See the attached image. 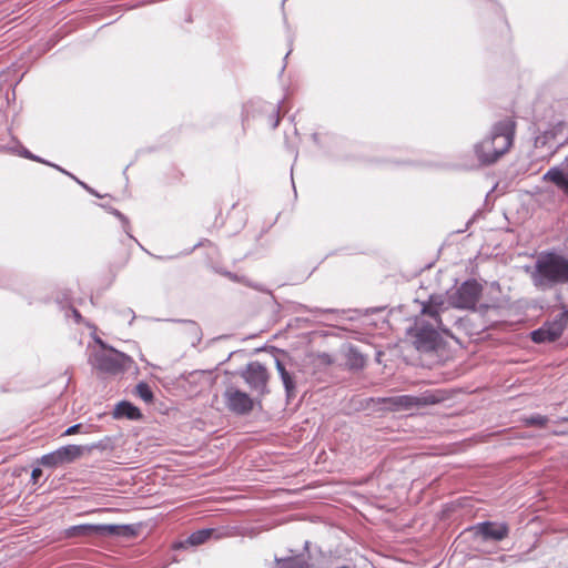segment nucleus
<instances>
[{
  "instance_id": "nucleus-18",
  "label": "nucleus",
  "mask_w": 568,
  "mask_h": 568,
  "mask_svg": "<svg viewBox=\"0 0 568 568\" xmlns=\"http://www.w3.org/2000/svg\"><path fill=\"white\" fill-rule=\"evenodd\" d=\"M224 276H226L229 280L233 281V282H240V283H243L250 287H253L257 291H261V292H264V290L262 288V286L257 285V284H253L251 283L245 276H240L235 273H232V272H229V271H225L222 273Z\"/></svg>"
},
{
  "instance_id": "nucleus-30",
  "label": "nucleus",
  "mask_w": 568,
  "mask_h": 568,
  "mask_svg": "<svg viewBox=\"0 0 568 568\" xmlns=\"http://www.w3.org/2000/svg\"><path fill=\"white\" fill-rule=\"evenodd\" d=\"M485 534L489 535L490 537L493 538H497V530H489V531H485Z\"/></svg>"
},
{
  "instance_id": "nucleus-33",
  "label": "nucleus",
  "mask_w": 568,
  "mask_h": 568,
  "mask_svg": "<svg viewBox=\"0 0 568 568\" xmlns=\"http://www.w3.org/2000/svg\"><path fill=\"white\" fill-rule=\"evenodd\" d=\"M495 190H497V183H495L491 187V192H494Z\"/></svg>"
},
{
  "instance_id": "nucleus-10",
  "label": "nucleus",
  "mask_w": 568,
  "mask_h": 568,
  "mask_svg": "<svg viewBox=\"0 0 568 568\" xmlns=\"http://www.w3.org/2000/svg\"><path fill=\"white\" fill-rule=\"evenodd\" d=\"M566 327L565 315H560L559 318L555 320L550 324L534 331L531 338L536 343L552 342L557 339Z\"/></svg>"
},
{
  "instance_id": "nucleus-9",
  "label": "nucleus",
  "mask_w": 568,
  "mask_h": 568,
  "mask_svg": "<svg viewBox=\"0 0 568 568\" xmlns=\"http://www.w3.org/2000/svg\"><path fill=\"white\" fill-rule=\"evenodd\" d=\"M85 448L79 445L62 446L41 457L40 464L44 467L54 468L64 464L73 463L79 459Z\"/></svg>"
},
{
  "instance_id": "nucleus-23",
  "label": "nucleus",
  "mask_w": 568,
  "mask_h": 568,
  "mask_svg": "<svg viewBox=\"0 0 568 568\" xmlns=\"http://www.w3.org/2000/svg\"><path fill=\"white\" fill-rule=\"evenodd\" d=\"M271 121H272V128L273 129L277 128V125L280 123V105H276V108H274L273 114L271 116Z\"/></svg>"
},
{
  "instance_id": "nucleus-31",
  "label": "nucleus",
  "mask_w": 568,
  "mask_h": 568,
  "mask_svg": "<svg viewBox=\"0 0 568 568\" xmlns=\"http://www.w3.org/2000/svg\"><path fill=\"white\" fill-rule=\"evenodd\" d=\"M479 215H480V213H479V212H478V213H476V214H474L473 219H471L468 223H471V222H474L475 220H477Z\"/></svg>"
},
{
  "instance_id": "nucleus-3",
  "label": "nucleus",
  "mask_w": 568,
  "mask_h": 568,
  "mask_svg": "<svg viewBox=\"0 0 568 568\" xmlns=\"http://www.w3.org/2000/svg\"><path fill=\"white\" fill-rule=\"evenodd\" d=\"M481 291L483 287L476 280H467L460 285L450 288L447 291L446 296L444 295L446 301V311L449 307L460 310L475 308L481 295Z\"/></svg>"
},
{
  "instance_id": "nucleus-13",
  "label": "nucleus",
  "mask_w": 568,
  "mask_h": 568,
  "mask_svg": "<svg viewBox=\"0 0 568 568\" xmlns=\"http://www.w3.org/2000/svg\"><path fill=\"white\" fill-rule=\"evenodd\" d=\"M544 179L555 183L568 196V155L560 166L551 168Z\"/></svg>"
},
{
  "instance_id": "nucleus-22",
  "label": "nucleus",
  "mask_w": 568,
  "mask_h": 568,
  "mask_svg": "<svg viewBox=\"0 0 568 568\" xmlns=\"http://www.w3.org/2000/svg\"><path fill=\"white\" fill-rule=\"evenodd\" d=\"M80 432H83V425L82 424H75V425H72L70 427H68L64 433L62 434V436H70V435H73V434H77V433H80Z\"/></svg>"
},
{
  "instance_id": "nucleus-19",
  "label": "nucleus",
  "mask_w": 568,
  "mask_h": 568,
  "mask_svg": "<svg viewBox=\"0 0 568 568\" xmlns=\"http://www.w3.org/2000/svg\"><path fill=\"white\" fill-rule=\"evenodd\" d=\"M281 379L283 382L287 399L294 398L295 397V382H294L293 377L291 376V374L282 376Z\"/></svg>"
},
{
  "instance_id": "nucleus-8",
  "label": "nucleus",
  "mask_w": 568,
  "mask_h": 568,
  "mask_svg": "<svg viewBox=\"0 0 568 568\" xmlns=\"http://www.w3.org/2000/svg\"><path fill=\"white\" fill-rule=\"evenodd\" d=\"M226 408L235 415H247L253 410V398L237 387L230 385L223 393Z\"/></svg>"
},
{
  "instance_id": "nucleus-35",
  "label": "nucleus",
  "mask_w": 568,
  "mask_h": 568,
  "mask_svg": "<svg viewBox=\"0 0 568 568\" xmlns=\"http://www.w3.org/2000/svg\"><path fill=\"white\" fill-rule=\"evenodd\" d=\"M187 323H190L192 326H195L194 322L189 321Z\"/></svg>"
},
{
  "instance_id": "nucleus-7",
  "label": "nucleus",
  "mask_w": 568,
  "mask_h": 568,
  "mask_svg": "<svg viewBox=\"0 0 568 568\" xmlns=\"http://www.w3.org/2000/svg\"><path fill=\"white\" fill-rule=\"evenodd\" d=\"M241 376L244 378L250 388L258 395L264 396L268 394V379L270 374L266 367L260 362H251L246 365Z\"/></svg>"
},
{
  "instance_id": "nucleus-26",
  "label": "nucleus",
  "mask_w": 568,
  "mask_h": 568,
  "mask_svg": "<svg viewBox=\"0 0 568 568\" xmlns=\"http://www.w3.org/2000/svg\"><path fill=\"white\" fill-rule=\"evenodd\" d=\"M22 155L27 159H31V160H34V161H39V162H43L40 158L33 155L32 153H30L28 150H23L22 152Z\"/></svg>"
},
{
  "instance_id": "nucleus-5",
  "label": "nucleus",
  "mask_w": 568,
  "mask_h": 568,
  "mask_svg": "<svg viewBox=\"0 0 568 568\" xmlns=\"http://www.w3.org/2000/svg\"><path fill=\"white\" fill-rule=\"evenodd\" d=\"M130 357L112 348L97 352L91 361L92 365L103 373L116 374L124 369Z\"/></svg>"
},
{
  "instance_id": "nucleus-4",
  "label": "nucleus",
  "mask_w": 568,
  "mask_h": 568,
  "mask_svg": "<svg viewBox=\"0 0 568 568\" xmlns=\"http://www.w3.org/2000/svg\"><path fill=\"white\" fill-rule=\"evenodd\" d=\"M70 535L82 536H100V537H125L131 538L136 535V529L132 525H115V524H100V525H79L70 528Z\"/></svg>"
},
{
  "instance_id": "nucleus-28",
  "label": "nucleus",
  "mask_w": 568,
  "mask_h": 568,
  "mask_svg": "<svg viewBox=\"0 0 568 568\" xmlns=\"http://www.w3.org/2000/svg\"><path fill=\"white\" fill-rule=\"evenodd\" d=\"M508 534V528L499 524V541Z\"/></svg>"
},
{
  "instance_id": "nucleus-2",
  "label": "nucleus",
  "mask_w": 568,
  "mask_h": 568,
  "mask_svg": "<svg viewBox=\"0 0 568 568\" xmlns=\"http://www.w3.org/2000/svg\"><path fill=\"white\" fill-rule=\"evenodd\" d=\"M530 276L534 284L541 290L566 283L568 282V258L555 253H541L536 258Z\"/></svg>"
},
{
  "instance_id": "nucleus-25",
  "label": "nucleus",
  "mask_w": 568,
  "mask_h": 568,
  "mask_svg": "<svg viewBox=\"0 0 568 568\" xmlns=\"http://www.w3.org/2000/svg\"><path fill=\"white\" fill-rule=\"evenodd\" d=\"M112 213L120 220L123 222L124 226L126 227L129 225V221L128 219L118 210H113Z\"/></svg>"
},
{
  "instance_id": "nucleus-29",
  "label": "nucleus",
  "mask_w": 568,
  "mask_h": 568,
  "mask_svg": "<svg viewBox=\"0 0 568 568\" xmlns=\"http://www.w3.org/2000/svg\"><path fill=\"white\" fill-rule=\"evenodd\" d=\"M72 313H73V317H74L75 322L81 323L82 316H81L80 312L78 310L73 308Z\"/></svg>"
},
{
  "instance_id": "nucleus-1",
  "label": "nucleus",
  "mask_w": 568,
  "mask_h": 568,
  "mask_svg": "<svg viewBox=\"0 0 568 568\" xmlns=\"http://www.w3.org/2000/svg\"><path fill=\"white\" fill-rule=\"evenodd\" d=\"M420 305V313L414 324L406 328V334L416 349L432 352L440 344L439 331L444 334L449 332L440 317L446 312V301L443 294H432Z\"/></svg>"
},
{
  "instance_id": "nucleus-21",
  "label": "nucleus",
  "mask_w": 568,
  "mask_h": 568,
  "mask_svg": "<svg viewBox=\"0 0 568 568\" xmlns=\"http://www.w3.org/2000/svg\"><path fill=\"white\" fill-rule=\"evenodd\" d=\"M351 354H352V356H351L352 364L351 365L353 367H363L364 363H365L364 357L361 354L353 352V351Z\"/></svg>"
},
{
  "instance_id": "nucleus-11",
  "label": "nucleus",
  "mask_w": 568,
  "mask_h": 568,
  "mask_svg": "<svg viewBox=\"0 0 568 568\" xmlns=\"http://www.w3.org/2000/svg\"><path fill=\"white\" fill-rule=\"evenodd\" d=\"M496 136L497 126L494 125L490 135L475 146L476 155L483 165L494 163L497 160Z\"/></svg>"
},
{
  "instance_id": "nucleus-20",
  "label": "nucleus",
  "mask_w": 568,
  "mask_h": 568,
  "mask_svg": "<svg viewBox=\"0 0 568 568\" xmlns=\"http://www.w3.org/2000/svg\"><path fill=\"white\" fill-rule=\"evenodd\" d=\"M524 422L528 426L545 427L548 423V418L546 416L535 414L529 417H526Z\"/></svg>"
},
{
  "instance_id": "nucleus-14",
  "label": "nucleus",
  "mask_w": 568,
  "mask_h": 568,
  "mask_svg": "<svg viewBox=\"0 0 568 568\" xmlns=\"http://www.w3.org/2000/svg\"><path fill=\"white\" fill-rule=\"evenodd\" d=\"M142 416L140 409L134 406L132 403L122 400L116 404L113 410V417L116 419L128 418L130 420H138Z\"/></svg>"
},
{
  "instance_id": "nucleus-6",
  "label": "nucleus",
  "mask_w": 568,
  "mask_h": 568,
  "mask_svg": "<svg viewBox=\"0 0 568 568\" xmlns=\"http://www.w3.org/2000/svg\"><path fill=\"white\" fill-rule=\"evenodd\" d=\"M442 400V397L432 393L425 392L420 395H398L389 398H384L383 402L388 404L393 409H412L414 407H423L436 404Z\"/></svg>"
},
{
  "instance_id": "nucleus-34",
  "label": "nucleus",
  "mask_w": 568,
  "mask_h": 568,
  "mask_svg": "<svg viewBox=\"0 0 568 568\" xmlns=\"http://www.w3.org/2000/svg\"><path fill=\"white\" fill-rule=\"evenodd\" d=\"M489 526H490V524H489V523H485V524H484L485 529H486V528H488Z\"/></svg>"
},
{
  "instance_id": "nucleus-15",
  "label": "nucleus",
  "mask_w": 568,
  "mask_h": 568,
  "mask_svg": "<svg viewBox=\"0 0 568 568\" xmlns=\"http://www.w3.org/2000/svg\"><path fill=\"white\" fill-rule=\"evenodd\" d=\"M278 568H312L308 560L302 556L275 558Z\"/></svg>"
},
{
  "instance_id": "nucleus-17",
  "label": "nucleus",
  "mask_w": 568,
  "mask_h": 568,
  "mask_svg": "<svg viewBox=\"0 0 568 568\" xmlns=\"http://www.w3.org/2000/svg\"><path fill=\"white\" fill-rule=\"evenodd\" d=\"M135 395L148 404L152 403L154 398L151 387L145 382H140L135 386Z\"/></svg>"
},
{
  "instance_id": "nucleus-16",
  "label": "nucleus",
  "mask_w": 568,
  "mask_h": 568,
  "mask_svg": "<svg viewBox=\"0 0 568 568\" xmlns=\"http://www.w3.org/2000/svg\"><path fill=\"white\" fill-rule=\"evenodd\" d=\"M213 535V529H201L192 532L187 539L186 544L191 546H199L204 544L211 536Z\"/></svg>"
},
{
  "instance_id": "nucleus-27",
  "label": "nucleus",
  "mask_w": 568,
  "mask_h": 568,
  "mask_svg": "<svg viewBox=\"0 0 568 568\" xmlns=\"http://www.w3.org/2000/svg\"><path fill=\"white\" fill-rule=\"evenodd\" d=\"M42 475V470L40 468H33L31 473V478L33 481H37L38 478Z\"/></svg>"
},
{
  "instance_id": "nucleus-12",
  "label": "nucleus",
  "mask_w": 568,
  "mask_h": 568,
  "mask_svg": "<svg viewBox=\"0 0 568 568\" xmlns=\"http://www.w3.org/2000/svg\"><path fill=\"white\" fill-rule=\"evenodd\" d=\"M516 122L508 118L499 122V156L507 152L514 143Z\"/></svg>"
},
{
  "instance_id": "nucleus-24",
  "label": "nucleus",
  "mask_w": 568,
  "mask_h": 568,
  "mask_svg": "<svg viewBox=\"0 0 568 568\" xmlns=\"http://www.w3.org/2000/svg\"><path fill=\"white\" fill-rule=\"evenodd\" d=\"M275 364H276V369H277V372H278V374H280V376H281V377H282V376H285V375H287V374H290V373L286 371V368H285L284 364H283L280 359H275Z\"/></svg>"
},
{
  "instance_id": "nucleus-32",
  "label": "nucleus",
  "mask_w": 568,
  "mask_h": 568,
  "mask_svg": "<svg viewBox=\"0 0 568 568\" xmlns=\"http://www.w3.org/2000/svg\"><path fill=\"white\" fill-rule=\"evenodd\" d=\"M561 315H565L566 324L568 323V311L566 313H562Z\"/></svg>"
}]
</instances>
